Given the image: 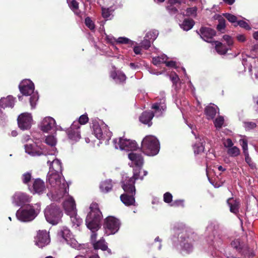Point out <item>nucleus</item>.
Returning <instances> with one entry per match:
<instances>
[{"mask_svg": "<svg viewBox=\"0 0 258 258\" xmlns=\"http://www.w3.org/2000/svg\"><path fill=\"white\" fill-rule=\"evenodd\" d=\"M90 212L86 219V224L88 229L92 232L91 236V240L92 244L96 241L97 238V231L100 227V222L102 218L98 205L96 203H92L90 206Z\"/></svg>", "mask_w": 258, "mask_h": 258, "instance_id": "obj_3", "label": "nucleus"}, {"mask_svg": "<svg viewBox=\"0 0 258 258\" xmlns=\"http://www.w3.org/2000/svg\"><path fill=\"white\" fill-rule=\"evenodd\" d=\"M193 236V233H187L186 231H183L179 235L180 244L183 252L188 253L192 251L193 246L191 242Z\"/></svg>", "mask_w": 258, "mask_h": 258, "instance_id": "obj_11", "label": "nucleus"}, {"mask_svg": "<svg viewBox=\"0 0 258 258\" xmlns=\"http://www.w3.org/2000/svg\"><path fill=\"white\" fill-rule=\"evenodd\" d=\"M63 208L66 213L69 215L74 226H79L82 223V219L77 214V210L74 199L69 197L63 203Z\"/></svg>", "mask_w": 258, "mask_h": 258, "instance_id": "obj_6", "label": "nucleus"}, {"mask_svg": "<svg viewBox=\"0 0 258 258\" xmlns=\"http://www.w3.org/2000/svg\"><path fill=\"white\" fill-rule=\"evenodd\" d=\"M151 42H152L145 36L144 39L141 42L142 47L145 49H148L151 46Z\"/></svg>", "mask_w": 258, "mask_h": 258, "instance_id": "obj_49", "label": "nucleus"}, {"mask_svg": "<svg viewBox=\"0 0 258 258\" xmlns=\"http://www.w3.org/2000/svg\"><path fill=\"white\" fill-rule=\"evenodd\" d=\"M80 128L79 122L74 121L70 127L67 130L68 138L72 142H78L81 139Z\"/></svg>", "mask_w": 258, "mask_h": 258, "instance_id": "obj_16", "label": "nucleus"}, {"mask_svg": "<svg viewBox=\"0 0 258 258\" xmlns=\"http://www.w3.org/2000/svg\"><path fill=\"white\" fill-rule=\"evenodd\" d=\"M219 24L217 25V29L218 31H220L222 33H223L225 28V20L221 16H219Z\"/></svg>", "mask_w": 258, "mask_h": 258, "instance_id": "obj_44", "label": "nucleus"}, {"mask_svg": "<svg viewBox=\"0 0 258 258\" xmlns=\"http://www.w3.org/2000/svg\"><path fill=\"white\" fill-rule=\"evenodd\" d=\"M32 121L31 114L29 113H23L18 118L19 127L22 130L29 129L31 126Z\"/></svg>", "mask_w": 258, "mask_h": 258, "instance_id": "obj_19", "label": "nucleus"}, {"mask_svg": "<svg viewBox=\"0 0 258 258\" xmlns=\"http://www.w3.org/2000/svg\"><path fill=\"white\" fill-rule=\"evenodd\" d=\"M224 123V118L222 116H219L217 118L215 121L214 124L216 128H221Z\"/></svg>", "mask_w": 258, "mask_h": 258, "instance_id": "obj_50", "label": "nucleus"}, {"mask_svg": "<svg viewBox=\"0 0 258 258\" xmlns=\"http://www.w3.org/2000/svg\"><path fill=\"white\" fill-rule=\"evenodd\" d=\"M172 200V196L170 193L167 192L164 195V201L165 203H169L171 202Z\"/></svg>", "mask_w": 258, "mask_h": 258, "instance_id": "obj_58", "label": "nucleus"}, {"mask_svg": "<svg viewBox=\"0 0 258 258\" xmlns=\"http://www.w3.org/2000/svg\"><path fill=\"white\" fill-rule=\"evenodd\" d=\"M58 235L62 237L66 241L68 240L69 238H71L72 234L68 228L64 227L58 232Z\"/></svg>", "mask_w": 258, "mask_h": 258, "instance_id": "obj_36", "label": "nucleus"}, {"mask_svg": "<svg viewBox=\"0 0 258 258\" xmlns=\"http://www.w3.org/2000/svg\"><path fill=\"white\" fill-rule=\"evenodd\" d=\"M128 157L130 160L132 161V163L134 164L137 167H138L137 168L134 169V172L136 170L140 177L139 179L142 180L143 179V176H146L147 174V172L146 171H144L143 176H140L139 173L141 169L140 167L143 165L144 162L143 158L141 154L138 153L136 151H133L128 154Z\"/></svg>", "mask_w": 258, "mask_h": 258, "instance_id": "obj_13", "label": "nucleus"}, {"mask_svg": "<svg viewBox=\"0 0 258 258\" xmlns=\"http://www.w3.org/2000/svg\"><path fill=\"white\" fill-rule=\"evenodd\" d=\"M70 8L76 15L80 14L79 10V4L76 0H71L69 3Z\"/></svg>", "mask_w": 258, "mask_h": 258, "instance_id": "obj_42", "label": "nucleus"}, {"mask_svg": "<svg viewBox=\"0 0 258 258\" xmlns=\"http://www.w3.org/2000/svg\"><path fill=\"white\" fill-rule=\"evenodd\" d=\"M240 144L243 150V153L248 152V143L247 141L245 138H242L239 140Z\"/></svg>", "mask_w": 258, "mask_h": 258, "instance_id": "obj_46", "label": "nucleus"}, {"mask_svg": "<svg viewBox=\"0 0 258 258\" xmlns=\"http://www.w3.org/2000/svg\"><path fill=\"white\" fill-rule=\"evenodd\" d=\"M139 177L136 170L132 177H128L123 175L122 178V187L125 193L120 196L121 202L126 206L134 205L135 203V195L136 194L135 181Z\"/></svg>", "mask_w": 258, "mask_h": 258, "instance_id": "obj_2", "label": "nucleus"}, {"mask_svg": "<svg viewBox=\"0 0 258 258\" xmlns=\"http://www.w3.org/2000/svg\"><path fill=\"white\" fill-rule=\"evenodd\" d=\"M223 144L227 149V154L230 157H236L240 155V150L239 148L234 146V144L230 139H224Z\"/></svg>", "mask_w": 258, "mask_h": 258, "instance_id": "obj_20", "label": "nucleus"}, {"mask_svg": "<svg viewBox=\"0 0 258 258\" xmlns=\"http://www.w3.org/2000/svg\"><path fill=\"white\" fill-rule=\"evenodd\" d=\"M14 104L15 99L12 96H8L6 98H2L0 99V106L2 108L13 107Z\"/></svg>", "mask_w": 258, "mask_h": 258, "instance_id": "obj_30", "label": "nucleus"}, {"mask_svg": "<svg viewBox=\"0 0 258 258\" xmlns=\"http://www.w3.org/2000/svg\"><path fill=\"white\" fill-rule=\"evenodd\" d=\"M195 22L194 20L189 19H185L183 22L180 24V27L184 31H188L194 26Z\"/></svg>", "mask_w": 258, "mask_h": 258, "instance_id": "obj_37", "label": "nucleus"}, {"mask_svg": "<svg viewBox=\"0 0 258 258\" xmlns=\"http://www.w3.org/2000/svg\"><path fill=\"white\" fill-rule=\"evenodd\" d=\"M212 232L211 234H209L207 237V241L211 244L218 245L221 242V236L216 230H213L212 226H209L207 229L208 233Z\"/></svg>", "mask_w": 258, "mask_h": 258, "instance_id": "obj_21", "label": "nucleus"}, {"mask_svg": "<svg viewBox=\"0 0 258 258\" xmlns=\"http://www.w3.org/2000/svg\"><path fill=\"white\" fill-rule=\"evenodd\" d=\"M223 39L226 42L228 46H230L233 44V40H232L231 37H230V36L227 35H224L223 36Z\"/></svg>", "mask_w": 258, "mask_h": 258, "instance_id": "obj_57", "label": "nucleus"}, {"mask_svg": "<svg viewBox=\"0 0 258 258\" xmlns=\"http://www.w3.org/2000/svg\"><path fill=\"white\" fill-rule=\"evenodd\" d=\"M183 203H184V201L182 200H175L171 204V205L172 206H175V207L179 206L183 207L184 206Z\"/></svg>", "mask_w": 258, "mask_h": 258, "instance_id": "obj_59", "label": "nucleus"}, {"mask_svg": "<svg viewBox=\"0 0 258 258\" xmlns=\"http://www.w3.org/2000/svg\"><path fill=\"white\" fill-rule=\"evenodd\" d=\"M237 25L240 26L241 27L243 28L246 30L250 29V27L245 21L243 20H240L237 21Z\"/></svg>", "mask_w": 258, "mask_h": 258, "instance_id": "obj_54", "label": "nucleus"}, {"mask_svg": "<svg viewBox=\"0 0 258 258\" xmlns=\"http://www.w3.org/2000/svg\"><path fill=\"white\" fill-rule=\"evenodd\" d=\"M142 148L143 152L147 155H156L158 153L160 149L159 141L154 136H147L142 141Z\"/></svg>", "mask_w": 258, "mask_h": 258, "instance_id": "obj_5", "label": "nucleus"}, {"mask_svg": "<svg viewBox=\"0 0 258 258\" xmlns=\"http://www.w3.org/2000/svg\"><path fill=\"white\" fill-rule=\"evenodd\" d=\"M112 184L110 180H106L101 183L100 185V188L102 192L106 193L109 192L112 189Z\"/></svg>", "mask_w": 258, "mask_h": 258, "instance_id": "obj_35", "label": "nucleus"}, {"mask_svg": "<svg viewBox=\"0 0 258 258\" xmlns=\"http://www.w3.org/2000/svg\"><path fill=\"white\" fill-rule=\"evenodd\" d=\"M224 16L230 22H237V17L234 15H233L229 13H225V14H224Z\"/></svg>", "mask_w": 258, "mask_h": 258, "instance_id": "obj_53", "label": "nucleus"}, {"mask_svg": "<svg viewBox=\"0 0 258 258\" xmlns=\"http://www.w3.org/2000/svg\"><path fill=\"white\" fill-rule=\"evenodd\" d=\"M92 128L93 133L98 139L106 140L107 144L111 139L112 133L107 128L106 124L102 121H94Z\"/></svg>", "mask_w": 258, "mask_h": 258, "instance_id": "obj_8", "label": "nucleus"}, {"mask_svg": "<svg viewBox=\"0 0 258 258\" xmlns=\"http://www.w3.org/2000/svg\"><path fill=\"white\" fill-rule=\"evenodd\" d=\"M167 59V57L165 54H162L160 56L154 57L153 58V63L154 65H158L161 63H165Z\"/></svg>", "mask_w": 258, "mask_h": 258, "instance_id": "obj_41", "label": "nucleus"}, {"mask_svg": "<svg viewBox=\"0 0 258 258\" xmlns=\"http://www.w3.org/2000/svg\"><path fill=\"white\" fill-rule=\"evenodd\" d=\"M201 37L205 41L212 42V38L215 35V31L210 28L202 27L200 30Z\"/></svg>", "mask_w": 258, "mask_h": 258, "instance_id": "obj_23", "label": "nucleus"}, {"mask_svg": "<svg viewBox=\"0 0 258 258\" xmlns=\"http://www.w3.org/2000/svg\"><path fill=\"white\" fill-rule=\"evenodd\" d=\"M66 242L68 244L74 248H81L82 245L78 243V242L74 238L73 235H72L71 238H69V240H66Z\"/></svg>", "mask_w": 258, "mask_h": 258, "instance_id": "obj_40", "label": "nucleus"}, {"mask_svg": "<svg viewBox=\"0 0 258 258\" xmlns=\"http://www.w3.org/2000/svg\"><path fill=\"white\" fill-rule=\"evenodd\" d=\"M236 38L239 42H244L246 40L245 36L243 34H238L236 36Z\"/></svg>", "mask_w": 258, "mask_h": 258, "instance_id": "obj_61", "label": "nucleus"}, {"mask_svg": "<svg viewBox=\"0 0 258 258\" xmlns=\"http://www.w3.org/2000/svg\"><path fill=\"white\" fill-rule=\"evenodd\" d=\"M120 223L118 219L109 216L105 219V228L107 235L114 234L119 229Z\"/></svg>", "mask_w": 258, "mask_h": 258, "instance_id": "obj_14", "label": "nucleus"}, {"mask_svg": "<svg viewBox=\"0 0 258 258\" xmlns=\"http://www.w3.org/2000/svg\"><path fill=\"white\" fill-rule=\"evenodd\" d=\"M45 142L51 147V151L49 153L47 152L46 154L54 155L56 151V149L55 147L57 142L56 138L54 136H48L45 139Z\"/></svg>", "mask_w": 258, "mask_h": 258, "instance_id": "obj_28", "label": "nucleus"}, {"mask_svg": "<svg viewBox=\"0 0 258 258\" xmlns=\"http://www.w3.org/2000/svg\"><path fill=\"white\" fill-rule=\"evenodd\" d=\"M107 8H102V15L104 18H108L111 15V13L114 10V6L115 4L114 0H110L107 2Z\"/></svg>", "mask_w": 258, "mask_h": 258, "instance_id": "obj_26", "label": "nucleus"}, {"mask_svg": "<svg viewBox=\"0 0 258 258\" xmlns=\"http://www.w3.org/2000/svg\"><path fill=\"white\" fill-rule=\"evenodd\" d=\"M218 109L217 106L214 105H210L207 106L205 108V112L207 118L209 119L214 118L217 112Z\"/></svg>", "mask_w": 258, "mask_h": 258, "instance_id": "obj_33", "label": "nucleus"}, {"mask_svg": "<svg viewBox=\"0 0 258 258\" xmlns=\"http://www.w3.org/2000/svg\"><path fill=\"white\" fill-rule=\"evenodd\" d=\"M12 204L16 207H22L31 201V198L27 194L17 191L15 192L11 198Z\"/></svg>", "mask_w": 258, "mask_h": 258, "instance_id": "obj_12", "label": "nucleus"}, {"mask_svg": "<svg viewBox=\"0 0 258 258\" xmlns=\"http://www.w3.org/2000/svg\"><path fill=\"white\" fill-rule=\"evenodd\" d=\"M31 178V175L30 173H26L22 176V180L23 183L27 184Z\"/></svg>", "mask_w": 258, "mask_h": 258, "instance_id": "obj_56", "label": "nucleus"}, {"mask_svg": "<svg viewBox=\"0 0 258 258\" xmlns=\"http://www.w3.org/2000/svg\"><path fill=\"white\" fill-rule=\"evenodd\" d=\"M113 144L116 149L126 151H136L138 148L135 141L127 139L124 138H119L113 140Z\"/></svg>", "mask_w": 258, "mask_h": 258, "instance_id": "obj_10", "label": "nucleus"}, {"mask_svg": "<svg viewBox=\"0 0 258 258\" xmlns=\"http://www.w3.org/2000/svg\"><path fill=\"white\" fill-rule=\"evenodd\" d=\"M19 89L21 93L25 96H31L30 103L32 108L35 107L36 102L38 100L37 92H34V85L30 80H24L19 85Z\"/></svg>", "mask_w": 258, "mask_h": 258, "instance_id": "obj_4", "label": "nucleus"}, {"mask_svg": "<svg viewBox=\"0 0 258 258\" xmlns=\"http://www.w3.org/2000/svg\"><path fill=\"white\" fill-rule=\"evenodd\" d=\"M47 163L49 166V171L61 173V163L59 160L56 158L53 159L52 161L49 160L47 161Z\"/></svg>", "mask_w": 258, "mask_h": 258, "instance_id": "obj_25", "label": "nucleus"}, {"mask_svg": "<svg viewBox=\"0 0 258 258\" xmlns=\"http://www.w3.org/2000/svg\"><path fill=\"white\" fill-rule=\"evenodd\" d=\"M215 49L217 52L220 54H224L228 50V48L225 46L221 42L215 41Z\"/></svg>", "mask_w": 258, "mask_h": 258, "instance_id": "obj_38", "label": "nucleus"}, {"mask_svg": "<svg viewBox=\"0 0 258 258\" xmlns=\"http://www.w3.org/2000/svg\"><path fill=\"white\" fill-rule=\"evenodd\" d=\"M243 154L245 157V162L249 165V166L251 168L255 167V164L252 162L251 158L249 157L248 152L243 153Z\"/></svg>", "mask_w": 258, "mask_h": 258, "instance_id": "obj_48", "label": "nucleus"}, {"mask_svg": "<svg viewBox=\"0 0 258 258\" xmlns=\"http://www.w3.org/2000/svg\"><path fill=\"white\" fill-rule=\"evenodd\" d=\"M47 181L50 185V191L47 195L51 200L57 201L60 199L66 194H68L69 185L61 173L49 171L47 174Z\"/></svg>", "mask_w": 258, "mask_h": 258, "instance_id": "obj_1", "label": "nucleus"}, {"mask_svg": "<svg viewBox=\"0 0 258 258\" xmlns=\"http://www.w3.org/2000/svg\"><path fill=\"white\" fill-rule=\"evenodd\" d=\"M196 11H197V8L196 7L187 9L186 10V15H196Z\"/></svg>", "mask_w": 258, "mask_h": 258, "instance_id": "obj_60", "label": "nucleus"}, {"mask_svg": "<svg viewBox=\"0 0 258 258\" xmlns=\"http://www.w3.org/2000/svg\"><path fill=\"white\" fill-rule=\"evenodd\" d=\"M93 247L95 249H100L102 250H107L109 253H111L110 249H108L107 245L103 239H101L96 242L93 243Z\"/></svg>", "mask_w": 258, "mask_h": 258, "instance_id": "obj_34", "label": "nucleus"}, {"mask_svg": "<svg viewBox=\"0 0 258 258\" xmlns=\"http://www.w3.org/2000/svg\"><path fill=\"white\" fill-rule=\"evenodd\" d=\"M85 23L86 25L91 30H94L95 28V25L93 22L89 17H87L85 20Z\"/></svg>", "mask_w": 258, "mask_h": 258, "instance_id": "obj_51", "label": "nucleus"}, {"mask_svg": "<svg viewBox=\"0 0 258 258\" xmlns=\"http://www.w3.org/2000/svg\"><path fill=\"white\" fill-rule=\"evenodd\" d=\"M134 42L125 37H120L116 39V44H129L133 45Z\"/></svg>", "mask_w": 258, "mask_h": 258, "instance_id": "obj_45", "label": "nucleus"}, {"mask_svg": "<svg viewBox=\"0 0 258 258\" xmlns=\"http://www.w3.org/2000/svg\"><path fill=\"white\" fill-rule=\"evenodd\" d=\"M25 152L31 156H39L46 155L47 151L35 143H29L24 145Z\"/></svg>", "mask_w": 258, "mask_h": 258, "instance_id": "obj_15", "label": "nucleus"}, {"mask_svg": "<svg viewBox=\"0 0 258 258\" xmlns=\"http://www.w3.org/2000/svg\"><path fill=\"white\" fill-rule=\"evenodd\" d=\"M154 115V114L152 112L145 111L140 117V120L143 123L148 124L149 126H150L152 124L151 120Z\"/></svg>", "mask_w": 258, "mask_h": 258, "instance_id": "obj_27", "label": "nucleus"}, {"mask_svg": "<svg viewBox=\"0 0 258 258\" xmlns=\"http://www.w3.org/2000/svg\"><path fill=\"white\" fill-rule=\"evenodd\" d=\"M231 201V199H230L227 201V203L230 207V210L231 212L236 214L238 212L239 202L237 201H235L234 203H230Z\"/></svg>", "mask_w": 258, "mask_h": 258, "instance_id": "obj_39", "label": "nucleus"}, {"mask_svg": "<svg viewBox=\"0 0 258 258\" xmlns=\"http://www.w3.org/2000/svg\"><path fill=\"white\" fill-rule=\"evenodd\" d=\"M105 34V39L106 40V41L114 46L115 44H116V39L113 36L110 35H107L106 34Z\"/></svg>", "mask_w": 258, "mask_h": 258, "instance_id": "obj_47", "label": "nucleus"}, {"mask_svg": "<svg viewBox=\"0 0 258 258\" xmlns=\"http://www.w3.org/2000/svg\"><path fill=\"white\" fill-rule=\"evenodd\" d=\"M169 3L171 5H174L177 3H185V0H169Z\"/></svg>", "mask_w": 258, "mask_h": 258, "instance_id": "obj_62", "label": "nucleus"}, {"mask_svg": "<svg viewBox=\"0 0 258 258\" xmlns=\"http://www.w3.org/2000/svg\"><path fill=\"white\" fill-rule=\"evenodd\" d=\"M56 124L54 118L50 116L44 117L40 124V127L43 132H48L51 130H53Z\"/></svg>", "mask_w": 258, "mask_h": 258, "instance_id": "obj_22", "label": "nucleus"}, {"mask_svg": "<svg viewBox=\"0 0 258 258\" xmlns=\"http://www.w3.org/2000/svg\"><path fill=\"white\" fill-rule=\"evenodd\" d=\"M38 213L31 205H29L23 208H20L16 212V217L19 221L28 222L32 221L37 216Z\"/></svg>", "mask_w": 258, "mask_h": 258, "instance_id": "obj_9", "label": "nucleus"}, {"mask_svg": "<svg viewBox=\"0 0 258 258\" xmlns=\"http://www.w3.org/2000/svg\"><path fill=\"white\" fill-rule=\"evenodd\" d=\"M231 246L242 255L250 256L253 255V251L247 245L240 241L239 239H235L231 242Z\"/></svg>", "mask_w": 258, "mask_h": 258, "instance_id": "obj_18", "label": "nucleus"}, {"mask_svg": "<svg viewBox=\"0 0 258 258\" xmlns=\"http://www.w3.org/2000/svg\"><path fill=\"white\" fill-rule=\"evenodd\" d=\"M167 9L169 12L171 14L175 13L177 11V9L172 6H168Z\"/></svg>", "mask_w": 258, "mask_h": 258, "instance_id": "obj_64", "label": "nucleus"}, {"mask_svg": "<svg viewBox=\"0 0 258 258\" xmlns=\"http://www.w3.org/2000/svg\"><path fill=\"white\" fill-rule=\"evenodd\" d=\"M152 108L155 110V116L159 117L162 115L166 108L165 99L163 98L160 100V102L153 104Z\"/></svg>", "mask_w": 258, "mask_h": 258, "instance_id": "obj_24", "label": "nucleus"}, {"mask_svg": "<svg viewBox=\"0 0 258 258\" xmlns=\"http://www.w3.org/2000/svg\"><path fill=\"white\" fill-rule=\"evenodd\" d=\"M33 189L35 193L42 194L45 189L44 182L40 179H36L33 182Z\"/></svg>", "mask_w": 258, "mask_h": 258, "instance_id": "obj_29", "label": "nucleus"}, {"mask_svg": "<svg viewBox=\"0 0 258 258\" xmlns=\"http://www.w3.org/2000/svg\"><path fill=\"white\" fill-rule=\"evenodd\" d=\"M44 215L48 222L52 225H56L61 221L62 213L59 207L52 204L46 208Z\"/></svg>", "mask_w": 258, "mask_h": 258, "instance_id": "obj_7", "label": "nucleus"}, {"mask_svg": "<svg viewBox=\"0 0 258 258\" xmlns=\"http://www.w3.org/2000/svg\"><path fill=\"white\" fill-rule=\"evenodd\" d=\"M111 77L117 83L124 82L126 80L125 75L120 71H113L110 74Z\"/></svg>", "mask_w": 258, "mask_h": 258, "instance_id": "obj_32", "label": "nucleus"}, {"mask_svg": "<svg viewBox=\"0 0 258 258\" xmlns=\"http://www.w3.org/2000/svg\"><path fill=\"white\" fill-rule=\"evenodd\" d=\"M77 121L79 122L80 125L84 124L88 121V117L86 115L83 114L80 117L79 121Z\"/></svg>", "mask_w": 258, "mask_h": 258, "instance_id": "obj_55", "label": "nucleus"}, {"mask_svg": "<svg viewBox=\"0 0 258 258\" xmlns=\"http://www.w3.org/2000/svg\"><path fill=\"white\" fill-rule=\"evenodd\" d=\"M196 142L193 145V149L195 154H199L204 150V141L200 138H196Z\"/></svg>", "mask_w": 258, "mask_h": 258, "instance_id": "obj_31", "label": "nucleus"}, {"mask_svg": "<svg viewBox=\"0 0 258 258\" xmlns=\"http://www.w3.org/2000/svg\"><path fill=\"white\" fill-rule=\"evenodd\" d=\"M35 244L39 247L42 248L50 242V238L46 230H39L35 237Z\"/></svg>", "mask_w": 258, "mask_h": 258, "instance_id": "obj_17", "label": "nucleus"}, {"mask_svg": "<svg viewBox=\"0 0 258 258\" xmlns=\"http://www.w3.org/2000/svg\"><path fill=\"white\" fill-rule=\"evenodd\" d=\"M158 35V31L154 30L148 32L145 36H146V38H148L152 42H153L156 39Z\"/></svg>", "mask_w": 258, "mask_h": 258, "instance_id": "obj_43", "label": "nucleus"}, {"mask_svg": "<svg viewBox=\"0 0 258 258\" xmlns=\"http://www.w3.org/2000/svg\"><path fill=\"white\" fill-rule=\"evenodd\" d=\"M141 51V48L140 46H135L134 48V52L136 54H140Z\"/></svg>", "mask_w": 258, "mask_h": 258, "instance_id": "obj_63", "label": "nucleus"}, {"mask_svg": "<svg viewBox=\"0 0 258 258\" xmlns=\"http://www.w3.org/2000/svg\"><path fill=\"white\" fill-rule=\"evenodd\" d=\"M244 127L246 130L253 129L256 127V123L251 121H247L244 122Z\"/></svg>", "mask_w": 258, "mask_h": 258, "instance_id": "obj_52", "label": "nucleus"}]
</instances>
